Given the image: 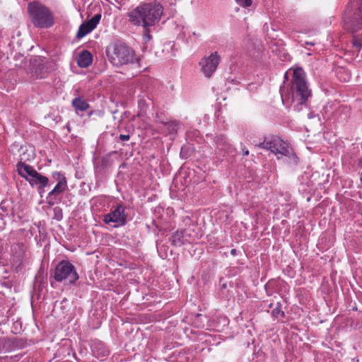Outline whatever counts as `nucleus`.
Here are the masks:
<instances>
[{
	"label": "nucleus",
	"instance_id": "4468645a",
	"mask_svg": "<svg viewBox=\"0 0 362 362\" xmlns=\"http://www.w3.org/2000/svg\"><path fill=\"white\" fill-rule=\"evenodd\" d=\"M189 240V235L186 230L177 231L170 238L171 243L177 247H180Z\"/></svg>",
	"mask_w": 362,
	"mask_h": 362
},
{
	"label": "nucleus",
	"instance_id": "7ed1b4c3",
	"mask_svg": "<svg viewBox=\"0 0 362 362\" xmlns=\"http://www.w3.org/2000/svg\"><path fill=\"white\" fill-rule=\"evenodd\" d=\"M262 148L269 150L278 159L285 157L290 163L296 164L298 158L288 143L277 136L266 139L257 145Z\"/></svg>",
	"mask_w": 362,
	"mask_h": 362
},
{
	"label": "nucleus",
	"instance_id": "a211bd4d",
	"mask_svg": "<svg viewBox=\"0 0 362 362\" xmlns=\"http://www.w3.org/2000/svg\"><path fill=\"white\" fill-rule=\"evenodd\" d=\"M166 131L168 134H173L177 132L179 129V123L175 121H170L165 124Z\"/></svg>",
	"mask_w": 362,
	"mask_h": 362
},
{
	"label": "nucleus",
	"instance_id": "cd10ccee",
	"mask_svg": "<svg viewBox=\"0 0 362 362\" xmlns=\"http://www.w3.org/2000/svg\"><path fill=\"white\" fill-rule=\"evenodd\" d=\"M185 147H182L180 151V155L184 157Z\"/></svg>",
	"mask_w": 362,
	"mask_h": 362
},
{
	"label": "nucleus",
	"instance_id": "39448f33",
	"mask_svg": "<svg viewBox=\"0 0 362 362\" xmlns=\"http://www.w3.org/2000/svg\"><path fill=\"white\" fill-rule=\"evenodd\" d=\"M106 52L110 62L116 66L131 64L135 60L134 50L121 42L109 46Z\"/></svg>",
	"mask_w": 362,
	"mask_h": 362
},
{
	"label": "nucleus",
	"instance_id": "9b49d317",
	"mask_svg": "<svg viewBox=\"0 0 362 362\" xmlns=\"http://www.w3.org/2000/svg\"><path fill=\"white\" fill-rule=\"evenodd\" d=\"M219 62L220 56L215 52L208 57H204L199 62V66L204 76L210 77L216 70Z\"/></svg>",
	"mask_w": 362,
	"mask_h": 362
},
{
	"label": "nucleus",
	"instance_id": "a878e982",
	"mask_svg": "<svg viewBox=\"0 0 362 362\" xmlns=\"http://www.w3.org/2000/svg\"><path fill=\"white\" fill-rule=\"evenodd\" d=\"M130 136L129 134H120L119 139L122 141H127L129 139Z\"/></svg>",
	"mask_w": 362,
	"mask_h": 362
},
{
	"label": "nucleus",
	"instance_id": "c756f323",
	"mask_svg": "<svg viewBox=\"0 0 362 362\" xmlns=\"http://www.w3.org/2000/svg\"><path fill=\"white\" fill-rule=\"evenodd\" d=\"M305 45H315V43H314V42H305Z\"/></svg>",
	"mask_w": 362,
	"mask_h": 362
},
{
	"label": "nucleus",
	"instance_id": "f257e3e1",
	"mask_svg": "<svg viewBox=\"0 0 362 362\" xmlns=\"http://www.w3.org/2000/svg\"><path fill=\"white\" fill-rule=\"evenodd\" d=\"M282 103L287 107H293L295 111L299 112L305 105L311 95L306 76L301 68H296L293 71L291 82L280 87Z\"/></svg>",
	"mask_w": 362,
	"mask_h": 362
},
{
	"label": "nucleus",
	"instance_id": "f3484780",
	"mask_svg": "<svg viewBox=\"0 0 362 362\" xmlns=\"http://www.w3.org/2000/svg\"><path fill=\"white\" fill-rule=\"evenodd\" d=\"M72 105L77 112L85 111L89 107L88 103L80 97L76 98L72 100Z\"/></svg>",
	"mask_w": 362,
	"mask_h": 362
},
{
	"label": "nucleus",
	"instance_id": "f03ea898",
	"mask_svg": "<svg viewBox=\"0 0 362 362\" xmlns=\"http://www.w3.org/2000/svg\"><path fill=\"white\" fill-rule=\"evenodd\" d=\"M167 4H173L170 0H154L153 2L144 4L128 13L129 21L135 25L146 28L158 23L163 7Z\"/></svg>",
	"mask_w": 362,
	"mask_h": 362
},
{
	"label": "nucleus",
	"instance_id": "b1692460",
	"mask_svg": "<svg viewBox=\"0 0 362 362\" xmlns=\"http://www.w3.org/2000/svg\"><path fill=\"white\" fill-rule=\"evenodd\" d=\"M339 74H340V71H338L337 76H338V78H339V80H341V81H349L350 78V75L348 73H345L344 76H340Z\"/></svg>",
	"mask_w": 362,
	"mask_h": 362
},
{
	"label": "nucleus",
	"instance_id": "f8f14e48",
	"mask_svg": "<svg viewBox=\"0 0 362 362\" xmlns=\"http://www.w3.org/2000/svg\"><path fill=\"white\" fill-rule=\"evenodd\" d=\"M101 18V14H95L89 21L83 23L77 32L76 36L81 39L93 30L99 23Z\"/></svg>",
	"mask_w": 362,
	"mask_h": 362
},
{
	"label": "nucleus",
	"instance_id": "0eeeda50",
	"mask_svg": "<svg viewBox=\"0 0 362 362\" xmlns=\"http://www.w3.org/2000/svg\"><path fill=\"white\" fill-rule=\"evenodd\" d=\"M17 170L18 174L25 178L32 187H37L38 189L45 187L49 182V179L38 172L32 166L23 162L17 164Z\"/></svg>",
	"mask_w": 362,
	"mask_h": 362
},
{
	"label": "nucleus",
	"instance_id": "423d86ee",
	"mask_svg": "<svg viewBox=\"0 0 362 362\" xmlns=\"http://www.w3.org/2000/svg\"><path fill=\"white\" fill-rule=\"evenodd\" d=\"M344 26L351 33L362 28V0H350L344 18Z\"/></svg>",
	"mask_w": 362,
	"mask_h": 362
},
{
	"label": "nucleus",
	"instance_id": "aec40b11",
	"mask_svg": "<svg viewBox=\"0 0 362 362\" xmlns=\"http://www.w3.org/2000/svg\"><path fill=\"white\" fill-rule=\"evenodd\" d=\"M272 315L276 318H279L284 316V313L280 309V308L277 307L272 311Z\"/></svg>",
	"mask_w": 362,
	"mask_h": 362
},
{
	"label": "nucleus",
	"instance_id": "1a4fd4ad",
	"mask_svg": "<svg viewBox=\"0 0 362 362\" xmlns=\"http://www.w3.org/2000/svg\"><path fill=\"white\" fill-rule=\"evenodd\" d=\"M127 215L125 213V207L122 205H117L111 211L104 215L103 221L106 224L112 223L114 228H118L124 226L127 223Z\"/></svg>",
	"mask_w": 362,
	"mask_h": 362
},
{
	"label": "nucleus",
	"instance_id": "393cba45",
	"mask_svg": "<svg viewBox=\"0 0 362 362\" xmlns=\"http://www.w3.org/2000/svg\"><path fill=\"white\" fill-rule=\"evenodd\" d=\"M271 284L269 282L265 284L264 288L267 293L268 296H271L272 294V292L270 291Z\"/></svg>",
	"mask_w": 362,
	"mask_h": 362
},
{
	"label": "nucleus",
	"instance_id": "dca6fc26",
	"mask_svg": "<svg viewBox=\"0 0 362 362\" xmlns=\"http://www.w3.org/2000/svg\"><path fill=\"white\" fill-rule=\"evenodd\" d=\"M92 351L96 357L100 358L103 360V358L107 356L109 354V351L105 346V345L100 342L95 343L92 346Z\"/></svg>",
	"mask_w": 362,
	"mask_h": 362
},
{
	"label": "nucleus",
	"instance_id": "ddd939ff",
	"mask_svg": "<svg viewBox=\"0 0 362 362\" xmlns=\"http://www.w3.org/2000/svg\"><path fill=\"white\" fill-rule=\"evenodd\" d=\"M67 188V181L66 180H63L62 181H59L55 185L54 189L48 194L47 197V203L49 205H54L57 203V200L55 199V196L57 194H61L64 192Z\"/></svg>",
	"mask_w": 362,
	"mask_h": 362
},
{
	"label": "nucleus",
	"instance_id": "5701e85b",
	"mask_svg": "<svg viewBox=\"0 0 362 362\" xmlns=\"http://www.w3.org/2000/svg\"><path fill=\"white\" fill-rule=\"evenodd\" d=\"M236 2L241 6L247 8L252 5V0H235Z\"/></svg>",
	"mask_w": 362,
	"mask_h": 362
},
{
	"label": "nucleus",
	"instance_id": "bb28decb",
	"mask_svg": "<svg viewBox=\"0 0 362 362\" xmlns=\"http://www.w3.org/2000/svg\"><path fill=\"white\" fill-rule=\"evenodd\" d=\"M144 37L145 39H146L148 40H150V38H151V35L148 32L145 33L144 35Z\"/></svg>",
	"mask_w": 362,
	"mask_h": 362
},
{
	"label": "nucleus",
	"instance_id": "9d476101",
	"mask_svg": "<svg viewBox=\"0 0 362 362\" xmlns=\"http://www.w3.org/2000/svg\"><path fill=\"white\" fill-rule=\"evenodd\" d=\"M215 147V156L214 158L217 160H223L228 155L233 152V148L223 135H217L214 139Z\"/></svg>",
	"mask_w": 362,
	"mask_h": 362
},
{
	"label": "nucleus",
	"instance_id": "2eb2a0df",
	"mask_svg": "<svg viewBox=\"0 0 362 362\" xmlns=\"http://www.w3.org/2000/svg\"><path fill=\"white\" fill-rule=\"evenodd\" d=\"M77 64L79 67L87 68L93 62V56L88 50H82L76 58Z\"/></svg>",
	"mask_w": 362,
	"mask_h": 362
},
{
	"label": "nucleus",
	"instance_id": "20e7f679",
	"mask_svg": "<svg viewBox=\"0 0 362 362\" xmlns=\"http://www.w3.org/2000/svg\"><path fill=\"white\" fill-rule=\"evenodd\" d=\"M28 10L33 24L40 28H50L54 25V17L50 10L37 3H30Z\"/></svg>",
	"mask_w": 362,
	"mask_h": 362
},
{
	"label": "nucleus",
	"instance_id": "6ab92c4d",
	"mask_svg": "<svg viewBox=\"0 0 362 362\" xmlns=\"http://www.w3.org/2000/svg\"><path fill=\"white\" fill-rule=\"evenodd\" d=\"M354 52H360L362 49V37L354 36L352 40Z\"/></svg>",
	"mask_w": 362,
	"mask_h": 362
},
{
	"label": "nucleus",
	"instance_id": "412c9836",
	"mask_svg": "<svg viewBox=\"0 0 362 362\" xmlns=\"http://www.w3.org/2000/svg\"><path fill=\"white\" fill-rule=\"evenodd\" d=\"M54 218L57 221H61L63 218L62 210L59 207L54 209Z\"/></svg>",
	"mask_w": 362,
	"mask_h": 362
},
{
	"label": "nucleus",
	"instance_id": "c85d7f7f",
	"mask_svg": "<svg viewBox=\"0 0 362 362\" xmlns=\"http://www.w3.org/2000/svg\"><path fill=\"white\" fill-rule=\"evenodd\" d=\"M230 253H231V255H236V250H235V249H233V250L230 251Z\"/></svg>",
	"mask_w": 362,
	"mask_h": 362
},
{
	"label": "nucleus",
	"instance_id": "7c9ffc66",
	"mask_svg": "<svg viewBox=\"0 0 362 362\" xmlns=\"http://www.w3.org/2000/svg\"><path fill=\"white\" fill-rule=\"evenodd\" d=\"M244 154H245V156L249 155V151H248V150H246V151L244 152Z\"/></svg>",
	"mask_w": 362,
	"mask_h": 362
},
{
	"label": "nucleus",
	"instance_id": "6e6552de",
	"mask_svg": "<svg viewBox=\"0 0 362 362\" xmlns=\"http://www.w3.org/2000/svg\"><path fill=\"white\" fill-rule=\"evenodd\" d=\"M54 278L57 281H67L74 284L78 279L75 267L67 260L61 261L54 269Z\"/></svg>",
	"mask_w": 362,
	"mask_h": 362
},
{
	"label": "nucleus",
	"instance_id": "4be33fe9",
	"mask_svg": "<svg viewBox=\"0 0 362 362\" xmlns=\"http://www.w3.org/2000/svg\"><path fill=\"white\" fill-rule=\"evenodd\" d=\"M52 177L58 182L62 181L63 180H66L64 174L59 173V172H54L52 173Z\"/></svg>",
	"mask_w": 362,
	"mask_h": 362
}]
</instances>
